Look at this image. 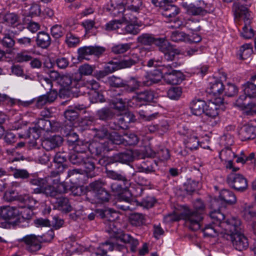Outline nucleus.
<instances>
[{"mask_svg": "<svg viewBox=\"0 0 256 256\" xmlns=\"http://www.w3.org/2000/svg\"><path fill=\"white\" fill-rule=\"evenodd\" d=\"M20 17H4V20L8 26L16 28L20 30L24 28V17L20 19Z\"/></svg>", "mask_w": 256, "mask_h": 256, "instance_id": "obj_36", "label": "nucleus"}, {"mask_svg": "<svg viewBox=\"0 0 256 256\" xmlns=\"http://www.w3.org/2000/svg\"><path fill=\"white\" fill-rule=\"evenodd\" d=\"M84 169V171L88 177L93 178L96 176L95 172L96 165L94 160L90 158L87 157L84 158L82 164Z\"/></svg>", "mask_w": 256, "mask_h": 256, "instance_id": "obj_32", "label": "nucleus"}, {"mask_svg": "<svg viewBox=\"0 0 256 256\" xmlns=\"http://www.w3.org/2000/svg\"><path fill=\"white\" fill-rule=\"evenodd\" d=\"M152 156L158 157L160 160L164 161L168 160L170 158V154L168 149L163 148L156 152H154Z\"/></svg>", "mask_w": 256, "mask_h": 256, "instance_id": "obj_56", "label": "nucleus"}, {"mask_svg": "<svg viewBox=\"0 0 256 256\" xmlns=\"http://www.w3.org/2000/svg\"><path fill=\"white\" fill-rule=\"evenodd\" d=\"M250 5H244L240 2H234L232 6V12L234 16H250L252 13L250 10Z\"/></svg>", "mask_w": 256, "mask_h": 256, "instance_id": "obj_24", "label": "nucleus"}, {"mask_svg": "<svg viewBox=\"0 0 256 256\" xmlns=\"http://www.w3.org/2000/svg\"><path fill=\"white\" fill-rule=\"evenodd\" d=\"M108 138V140L106 141V144L112 148V150H117L118 145L122 144L124 146V138L118 132L110 133Z\"/></svg>", "mask_w": 256, "mask_h": 256, "instance_id": "obj_25", "label": "nucleus"}, {"mask_svg": "<svg viewBox=\"0 0 256 256\" xmlns=\"http://www.w3.org/2000/svg\"><path fill=\"white\" fill-rule=\"evenodd\" d=\"M109 84L114 88H122L124 84V80L118 76H112L108 78Z\"/></svg>", "mask_w": 256, "mask_h": 256, "instance_id": "obj_61", "label": "nucleus"}, {"mask_svg": "<svg viewBox=\"0 0 256 256\" xmlns=\"http://www.w3.org/2000/svg\"><path fill=\"white\" fill-rule=\"evenodd\" d=\"M86 154L76 153L75 152H70L68 154V160L70 162L76 165H81L86 158Z\"/></svg>", "mask_w": 256, "mask_h": 256, "instance_id": "obj_46", "label": "nucleus"}, {"mask_svg": "<svg viewBox=\"0 0 256 256\" xmlns=\"http://www.w3.org/2000/svg\"><path fill=\"white\" fill-rule=\"evenodd\" d=\"M180 65L181 63L178 62L163 65V79L166 83L170 84H178L182 82L184 80L183 74L180 71L174 70Z\"/></svg>", "mask_w": 256, "mask_h": 256, "instance_id": "obj_4", "label": "nucleus"}, {"mask_svg": "<svg viewBox=\"0 0 256 256\" xmlns=\"http://www.w3.org/2000/svg\"><path fill=\"white\" fill-rule=\"evenodd\" d=\"M104 48L100 46H85L80 48L78 50V59H85L88 60L87 57L90 55L94 54L99 56L104 52Z\"/></svg>", "mask_w": 256, "mask_h": 256, "instance_id": "obj_13", "label": "nucleus"}, {"mask_svg": "<svg viewBox=\"0 0 256 256\" xmlns=\"http://www.w3.org/2000/svg\"><path fill=\"white\" fill-rule=\"evenodd\" d=\"M20 210L16 207L3 206L0 208V218L10 220H17Z\"/></svg>", "mask_w": 256, "mask_h": 256, "instance_id": "obj_21", "label": "nucleus"}, {"mask_svg": "<svg viewBox=\"0 0 256 256\" xmlns=\"http://www.w3.org/2000/svg\"><path fill=\"white\" fill-rule=\"evenodd\" d=\"M55 207L60 210L65 212H69L71 210V206L69 204L68 198L65 197H56Z\"/></svg>", "mask_w": 256, "mask_h": 256, "instance_id": "obj_38", "label": "nucleus"}, {"mask_svg": "<svg viewBox=\"0 0 256 256\" xmlns=\"http://www.w3.org/2000/svg\"><path fill=\"white\" fill-rule=\"evenodd\" d=\"M114 112L112 110L108 107H104L96 112V117L100 120L108 121L112 120L114 116Z\"/></svg>", "mask_w": 256, "mask_h": 256, "instance_id": "obj_34", "label": "nucleus"}, {"mask_svg": "<svg viewBox=\"0 0 256 256\" xmlns=\"http://www.w3.org/2000/svg\"><path fill=\"white\" fill-rule=\"evenodd\" d=\"M212 220V225H208L202 230L205 236L214 237L216 235L224 238L227 232V228L224 224H229V220L224 221L225 216L223 213L214 212L210 213Z\"/></svg>", "mask_w": 256, "mask_h": 256, "instance_id": "obj_3", "label": "nucleus"}, {"mask_svg": "<svg viewBox=\"0 0 256 256\" xmlns=\"http://www.w3.org/2000/svg\"><path fill=\"white\" fill-rule=\"evenodd\" d=\"M106 172L108 178L118 181L124 182L125 185H128V180L122 172H119L115 170H108L107 168Z\"/></svg>", "mask_w": 256, "mask_h": 256, "instance_id": "obj_40", "label": "nucleus"}, {"mask_svg": "<svg viewBox=\"0 0 256 256\" xmlns=\"http://www.w3.org/2000/svg\"><path fill=\"white\" fill-rule=\"evenodd\" d=\"M152 108V106H151L148 105V106H146L144 110L139 111L138 114L140 116L147 120H151L155 118L158 114V113L154 112L151 114V110L150 109Z\"/></svg>", "mask_w": 256, "mask_h": 256, "instance_id": "obj_50", "label": "nucleus"}, {"mask_svg": "<svg viewBox=\"0 0 256 256\" xmlns=\"http://www.w3.org/2000/svg\"><path fill=\"white\" fill-rule=\"evenodd\" d=\"M182 94L180 87H173L169 89L167 92L168 96L172 100L178 99Z\"/></svg>", "mask_w": 256, "mask_h": 256, "instance_id": "obj_60", "label": "nucleus"}, {"mask_svg": "<svg viewBox=\"0 0 256 256\" xmlns=\"http://www.w3.org/2000/svg\"><path fill=\"white\" fill-rule=\"evenodd\" d=\"M106 144V141L104 142H93L89 144L88 150L94 156H102L106 152L112 151V148Z\"/></svg>", "mask_w": 256, "mask_h": 256, "instance_id": "obj_20", "label": "nucleus"}, {"mask_svg": "<svg viewBox=\"0 0 256 256\" xmlns=\"http://www.w3.org/2000/svg\"><path fill=\"white\" fill-rule=\"evenodd\" d=\"M43 80L45 82V84H42L43 86H46L48 89L50 90L46 94L48 98V102H53L57 98L58 92L56 90L52 88V84L50 80L48 78H44Z\"/></svg>", "mask_w": 256, "mask_h": 256, "instance_id": "obj_39", "label": "nucleus"}, {"mask_svg": "<svg viewBox=\"0 0 256 256\" xmlns=\"http://www.w3.org/2000/svg\"><path fill=\"white\" fill-rule=\"evenodd\" d=\"M206 108H207L206 102L201 99H194L190 102L191 112L194 115L196 116H200L204 114Z\"/></svg>", "mask_w": 256, "mask_h": 256, "instance_id": "obj_23", "label": "nucleus"}, {"mask_svg": "<svg viewBox=\"0 0 256 256\" xmlns=\"http://www.w3.org/2000/svg\"><path fill=\"white\" fill-rule=\"evenodd\" d=\"M130 220V224L136 226H140L144 223V216L139 213L132 214Z\"/></svg>", "mask_w": 256, "mask_h": 256, "instance_id": "obj_52", "label": "nucleus"}, {"mask_svg": "<svg viewBox=\"0 0 256 256\" xmlns=\"http://www.w3.org/2000/svg\"><path fill=\"white\" fill-rule=\"evenodd\" d=\"M130 48L129 44H123L115 45L112 48V52L115 54H123Z\"/></svg>", "mask_w": 256, "mask_h": 256, "instance_id": "obj_63", "label": "nucleus"}, {"mask_svg": "<svg viewBox=\"0 0 256 256\" xmlns=\"http://www.w3.org/2000/svg\"><path fill=\"white\" fill-rule=\"evenodd\" d=\"M35 124L36 126L34 127L30 128L28 129L29 137H30L31 135H32V134H36L38 138L39 136V134L40 132V130L46 132L55 130L51 122L49 120L44 118H38L35 122Z\"/></svg>", "mask_w": 256, "mask_h": 256, "instance_id": "obj_12", "label": "nucleus"}, {"mask_svg": "<svg viewBox=\"0 0 256 256\" xmlns=\"http://www.w3.org/2000/svg\"><path fill=\"white\" fill-rule=\"evenodd\" d=\"M162 52L164 54L162 57L163 61L167 62L174 61L176 56L180 54V50L174 48L171 44Z\"/></svg>", "mask_w": 256, "mask_h": 256, "instance_id": "obj_35", "label": "nucleus"}, {"mask_svg": "<svg viewBox=\"0 0 256 256\" xmlns=\"http://www.w3.org/2000/svg\"><path fill=\"white\" fill-rule=\"evenodd\" d=\"M18 242L20 244L24 243L26 246V248L28 251L34 252L41 248V244L42 242V240L40 236L32 234L18 238Z\"/></svg>", "mask_w": 256, "mask_h": 256, "instance_id": "obj_8", "label": "nucleus"}, {"mask_svg": "<svg viewBox=\"0 0 256 256\" xmlns=\"http://www.w3.org/2000/svg\"><path fill=\"white\" fill-rule=\"evenodd\" d=\"M36 44L38 47L46 49L51 44V38L48 34L40 32L37 34Z\"/></svg>", "mask_w": 256, "mask_h": 256, "instance_id": "obj_31", "label": "nucleus"}, {"mask_svg": "<svg viewBox=\"0 0 256 256\" xmlns=\"http://www.w3.org/2000/svg\"><path fill=\"white\" fill-rule=\"evenodd\" d=\"M68 158V155L64 152H57L54 158L55 166H58L60 172H64L66 168V165L64 164L66 162L67 158Z\"/></svg>", "mask_w": 256, "mask_h": 256, "instance_id": "obj_37", "label": "nucleus"}, {"mask_svg": "<svg viewBox=\"0 0 256 256\" xmlns=\"http://www.w3.org/2000/svg\"><path fill=\"white\" fill-rule=\"evenodd\" d=\"M100 87L99 82L93 78L83 79L80 76L79 82L78 83V88H86L87 90L96 91Z\"/></svg>", "mask_w": 256, "mask_h": 256, "instance_id": "obj_27", "label": "nucleus"}, {"mask_svg": "<svg viewBox=\"0 0 256 256\" xmlns=\"http://www.w3.org/2000/svg\"><path fill=\"white\" fill-rule=\"evenodd\" d=\"M22 200H20V202L24 204V207L33 209L38 202L37 200L28 194H22Z\"/></svg>", "mask_w": 256, "mask_h": 256, "instance_id": "obj_58", "label": "nucleus"}, {"mask_svg": "<svg viewBox=\"0 0 256 256\" xmlns=\"http://www.w3.org/2000/svg\"><path fill=\"white\" fill-rule=\"evenodd\" d=\"M227 228V232L224 238L230 240L233 247L237 250L242 251L247 249L249 244L248 238L242 232L241 221L236 218L229 219V224H224Z\"/></svg>", "mask_w": 256, "mask_h": 256, "instance_id": "obj_2", "label": "nucleus"}, {"mask_svg": "<svg viewBox=\"0 0 256 256\" xmlns=\"http://www.w3.org/2000/svg\"><path fill=\"white\" fill-rule=\"evenodd\" d=\"M152 24V22H142L138 21L136 17H134L132 19L128 20L126 17H122V25H126L124 27L125 34H137L140 32V27L144 26H148Z\"/></svg>", "mask_w": 256, "mask_h": 256, "instance_id": "obj_10", "label": "nucleus"}, {"mask_svg": "<svg viewBox=\"0 0 256 256\" xmlns=\"http://www.w3.org/2000/svg\"><path fill=\"white\" fill-rule=\"evenodd\" d=\"M80 78V76L70 74H64L60 76L58 80V83L62 86L64 88H78V83Z\"/></svg>", "mask_w": 256, "mask_h": 256, "instance_id": "obj_15", "label": "nucleus"}, {"mask_svg": "<svg viewBox=\"0 0 256 256\" xmlns=\"http://www.w3.org/2000/svg\"><path fill=\"white\" fill-rule=\"evenodd\" d=\"M118 162L120 163L127 164L133 161L134 159V153L132 150H126L124 152L116 154Z\"/></svg>", "mask_w": 256, "mask_h": 256, "instance_id": "obj_43", "label": "nucleus"}, {"mask_svg": "<svg viewBox=\"0 0 256 256\" xmlns=\"http://www.w3.org/2000/svg\"><path fill=\"white\" fill-rule=\"evenodd\" d=\"M138 42L145 46H150L153 44L154 37L149 34H143L138 38Z\"/></svg>", "mask_w": 256, "mask_h": 256, "instance_id": "obj_55", "label": "nucleus"}, {"mask_svg": "<svg viewBox=\"0 0 256 256\" xmlns=\"http://www.w3.org/2000/svg\"><path fill=\"white\" fill-rule=\"evenodd\" d=\"M204 114L207 116L206 121L210 126H214L219 122L218 108L214 103L207 105Z\"/></svg>", "mask_w": 256, "mask_h": 256, "instance_id": "obj_18", "label": "nucleus"}, {"mask_svg": "<svg viewBox=\"0 0 256 256\" xmlns=\"http://www.w3.org/2000/svg\"><path fill=\"white\" fill-rule=\"evenodd\" d=\"M140 59L136 54H132L124 56L122 59L116 62L110 61L107 68L110 72H114L120 69L130 68L139 62Z\"/></svg>", "mask_w": 256, "mask_h": 256, "instance_id": "obj_5", "label": "nucleus"}, {"mask_svg": "<svg viewBox=\"0 0 256 256\" xmlns=\"http://www.w3.org/2000/svg\"><path fill=\"white\" fill-rule=\"evenodd\" d=\"M94 132V138L98 140H103L108 137L109 132L105 126H101L98 128H94L93 130Z\"/></svg>", "mask_w": 256, "mask_h": 256, "instance_id": "obj_51", "label": "nucleus"}, {"mask_svg": "<svg viewBox=\"0 0 256 256\" xmlns=\"http://www.w3.org/2000/svg\"><path fill=\"white\" fill-rule=\"evenodd\" d=\"M82 170L79 169H73L68 172L67 178H70V181L72 183H77L82 180Z\"/></svg>", "mask_w": 256, "mask_h": 256, "instance_id": "obj_54", "label": "nucleus"}, {"mask_svg": "<svg viewBox=\"0 0 256 256\" xmlns=\"http://www.w3.org/2000/svg\"><path fill=\"white\" fill-rule=\"evenodd\" d=\"M122 184H120L118 182H114L110 185L112 191L115 194H118L124 200L128 202L130 200L132 196V194L130 190L131 186L130 180H128V186L125 185L124 182H122Z\"/></svg>", "mask_w": 256, "mask_h": 256, "instance_id": "obj_11", "label": "nucleus"}, {"mask_svg": "<svg viewBox=\"0 0 256 256\" xmlns=\"http://www.w3.org/2000/svg\"><path fill=\"white\" fill-rule=\"evenodd\" d=\"M64 142L63 138L58 134H54L46 138L42 142L44 149L50 151L60 146Z\"/></svg>", "mask_w": 256, "mask_h": 256, "instance_id": "obj_14", "label": "nucleus"}, {"mask_svg": "<svg viewBox=\"0 0 256 256\" xmlns=\"http://www.w3.org/2000/svg\"><path fill=\"white\" fill-rule=\"evenodd\" d=\"M206 90L210 94L218 96L224 92V86L221 81L216 80L210 84Z\"/></svg>", "mask_w": 256, "mask_h": 256, "instance_id": "obj_33", "label": "nucleus"}, {"mask_svg": "<svg viewBox=\"0 0 256 256\" xmlns=\"http://www.w3.org/2000/svg\"><path fill=\"white\" fill-rule=\"evenodd\" d=\"M141 82L135 78L131 77L128 80H124V84L121 90V93H118V95L126 96L128 94L135 92L140 86Z\"/></svg>", "mask_w": 256, "mask_h": 256, "instance_id": "obj_17", "label": "nucleus"}, {"mask_svg": "<svg viewBox=\"0 0 256 256\" xmlns=\"http://www.w3.org/2000/svg\"><path fill=\"white\" fill-rule=\"evenodd\" d=\"M128 8H126V4H121L116 5L112 9L106 8H104V12L105 14H111L113 16H126L132 14L131 12L129 11H126Z\"/></svg>", "mask_w": 256, "mask_h": 256, "instance_id": "obj_28", "label": "nucleus"}, {"mask_svg": "<svg viewBox=\"0 0 256 256\" xmlns=\"http://www.w3.org/2000/svg\"><path fill=\"white\" fill-rule=\"evenodd\" d=\"M125 4L128 8L126 11L130 12H138L142 6V0H126Z\"/></svg>", "mask_w": 256, "mask_h": 256, "instance_id": "obj_45", "label": "nucleus"}, {"mask_svg": "<svg viewBox=\"0 0 256 256\" xmlns=\"http://www.w3.org/2000/svg\"><path fill=\"white\" fill-rule=\"evenodd\" d=\"M184 144L186 148L190 150H196L199 146V141L197 136L192 132H188L184 134Z\"/></svg>", "mask_w": 256, "mask_h": 256, "instance_id": "obj_29", "label": "nucleus"}, {"mask_svg": "<svg viewBox=\"0 0 256 256\" xmlns=\"http://www.w3.org/2000/svg\"><path fill=\"white\" fill-rule=\"evenodd\" d=\"M206 207L203 202L200 199H197L194 203L193 209L186 207L178 215L170 214L166 216V218L171 221L183 220L190 230L196 231L202 227Z\"/></svg>", "mask_w": 256, "mask_h": 256, "instance_id": "obj_1", "label": "nucleus"}, {"mask_svg": "<svg viewBox=\"0 0 256 256\" xmlns=\"http://www.w3.org/2000/svg\"><path fill=\"white\" fill-rule=\"evenodd\" d=\"M34 158L42 164H46L50 160V157L42 149L36 150L34 153Z\"/></svg>", "mask_w": 256, "mask_h": 256, "instance_id": "obj_49", "label": "nucleus"}, {"mask_svg": "<svg viewBox=\"0 0 256 256\" xmlns=\"http://www.w3.org/2000/svg\"><path fill=\"white\" fill-rule=\"evenodd\" d=\"M108 250H116L121 252L124 254L128 252L127 247L124 244H113L110 242H106L102 244L97 248L96 252L92 254V256H104L106 255Z\"/></svg>", "mask_w": 256, "mask_h": 256, "instance_id": "obj_9", "label": "nucleus"}, {"mask_svg": "<svg viewBox=\"0 0 256 256\" xmlns=\"http://www.w3.org/2000/svg\"><path fill=\"white\" fill-rule=\"evenodd\" d=\"M154 98V91L146 90L137 94L136 99L138 102H151Z\"/></svg>", "mask_w": 256, "mask_h": 256, "instance_id": "obj_41", "label": "nucleus"}, {"mask_svg": "<svg viewBox=\"0 0 256 256\" xmlns=\"http://www.w3.org/2000/svg\"><path fill=\"white\" fill-rule=\"evenodd\" d=\"M252 52V46L251 44H244L240 48V56L242 59H247L250 57Z\"/></svg>", "mask_w": 256, "mask_h": 256, "instance_id": "obj_48", "label": "nucleus"}, {"mask_svg": "<svg viewBox=\"0 0 256 256\" xmlns=\"http://www.w3.org/2000/svg\"><path fill=\"white\" fill-rule=\"evenodd\" d=\"M51 34L54 38H59L64 34V28L61 25L55 24L50 28Z\"/></svg>", "mask_w": 256, "mask_h": 256, "instance_id": "obj_64", "label": "nucleus"}, {"mask_svg": "<svg viewBox=\"0 0 256 256\" xmlns=\"http://www.w3.org/2000/svg\"><path fill=\"white\" fill-rule=\"evenodd\" d=\"M164 72L163 66L160 70H154L153 71L148 73L145 76V79L142 81V84L144 86H150L154 84H156L163 78Z\"/></svg>", "mask_w": 256, "mask_h": 256, "instance_id": "obj_19", "label": "nucleus"}, {"mask_svg": "<svg viewBox=\"0 0 256 256\" xmlns=\"http://www.w3.org/2000/svg\"><path fill=\"white\" fill-rule=\"evenodd\" d=\"M219 198L224 203V206L226 204H232L236 202V199L234 192L228 190L224 189L220 191Z\"/></svg>", "mask_w": 256, "mask_h": 256, "instance_id": "obj_30", "label": "nucleus"}, {"mask_svg": "<svg viewBox=\"0 0 256 256\" xmlns=\"http://www.w3.org/2000/svg\"><path fill=\"white\" fill-rule=\"evenodd\" d=\"M116 239L120 240L125 244H128L130 246V251L134 252L136 251L137 246L139 244L138 240L133 238L130 234L122 232L116 236Z\"/></svg>", "mask_w": 256, "mask_h": 256, "instance_id": "obj_22", "label": "nucleus"}, {"mask_svg": "<svg viewBox=\"0 0 256 256\" xmlns=\"http://www.w3.org/2000/svg\"><path fill=\"white\" fill-rule=\"evenodd\" d=\"M226 182L229 186L238 192L245 191L248 186L246 178L242 174L231 172L226 178Z\"/></svg>", "mask_w": 256, "mask_h": 256, "instance_id": "obj_7", "label": "nucleus"}, {"mask_svg": "<svg viewBox=\"0 0 256 256\" xmlns=\"http://www.w3.org/2000/svg\"><path fill=\"white\" fill-rule=\"evenodd\" d=\"M80 42V38L71 32L66 33L65 43L68 48H74L78 45Z\"/></svg>", "mask_w": 256, "mask_h": 256, "instance_id": "obj_42", "label": "nucleus"}, {"mask_svg": "<svg viewBox=\"0 0 256 256\" xmlns=\"http://www.w3.org/2000/svg\"><path fill=\"white\" fill-rule=\"evenodd\" d=\"M239 135L243 141L254 139L256 137V121L251 122L241 128Z\"/></svg>", "mask_w": 256, "mask_h": 256, "instance_id": "obj_16", "label": "nucleus"}, {"mask_svg": "<svg viewBox=\"0 0 256 256\" xmlns=\"http://www.w3.org/2000/svg\"><path fill=\"white\" fill-rule=\"evenodd\" d=\"M22 194H20L19 193L14 190L6 191L3 196V199L6 202H12L14 201H18L20 202V200H22Z\"/></svg>", "mask_w": 256, "mask_h": 256, "instance_id": "obj_44", "label": "nucleus"}, {"mask_svg": "<svg viewBox=\"0 0 256 256\" xmlns=\"http://www.w3.org/2000/svg\"><path fill=\"white\" fill-rule=\"evenodd\" d=\"M104 182L101 180H96L90 184V188L94 194V202L103 203L109 201L110 195L104 188Z\"/></svg>", "mask_w": 256, "mask_h": 256, "instance_id": "obj_6", "label": "nucleus"}, {"mask_svg": "<svg viewBox=\"0 0 256 256\" xmlns=\"http://www.w3.org/2000/svg\"><path fill=\"white\" fill-rule=\"evenodd\" d=\"M238 89L234 84H228L226 87H224L225 95L228 97H233L238 93Z\"/></svg>", "mask_w": 256, "mask_h": 256, "instance_id": "obj_62", "label": "nucleus"}, {"mask_svg": "<svg viewBox=\"0 0 256 256\" xmlns=\"http://www.w3.org/2000/svg\"><path fill=\"white\" fill-rule=\"evenodd\" d=\"M170 2H166L162 10L165 12V14H162L164 16H175L180 12V8L176 6L170 4Z\"/></svg>", "mask_w": 256, "mask_h": 256, "instance_id": "obj_47", "label": "nucleus"}, {"mask_svg": "<svg viewBox=\"0 0 256 256\" xmlns=\"http://www.w3.org/2000/svg\"><path fill=\"white\" fill-rule=\"evenodd\" d=\"M199 20L194 18H190L184 23V26L192 31H198L200 30Z\"/></svg>", "mask_w": 256, "mask_h": 256, "instance_id": "obj_57", "label": "nucleus"}, {"mask_svg": "<svg viewBox=\"0 0 256 256\" xmlns=\"http://www.w3.org/2000/svg\"><path fill=\"white\" fill-rule=\"evenodd\" d=\"M94 68L95 66H90L87 64H84L79 67L78 72L80 74H76V75L80 76L82 77V75H90L92 73Z\"/></svg>", "mask_w": 256, "mask_h": 256, "instance_id": "obj_59", "label": "nucleus"}, {"mask_svg": "<svg viewBox=\"0 0 256 256\" xmlns=\"http://www.w3.org/2000/svg\"><path fill=\"white\" fill-rule=\"evenodd\" d=\"M244 92L250 98H256V72L252 75L250 80L243 84Z\"/></svg>", "mask_w": 256, "mask_h": 256, "instance_id": "obj_26", "label": "nucleus"}, {"mask_svg": "<svg viewBox=\"0 0 256 256\" xmlns=\"http://www.w3.org/2000/svg\"><path fill=\"white\" fill-rule=\"evenodd\" d=\"M219 156L220 158L224 161L232 160L233 158L236 157L234 152L229 147L222 149L220 152Z\"/></svg>", "mask_w": 256, "mask_h": 256, "instance_id": "obj_53", "label": "nucleus"}]
</instances>
